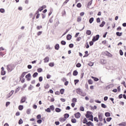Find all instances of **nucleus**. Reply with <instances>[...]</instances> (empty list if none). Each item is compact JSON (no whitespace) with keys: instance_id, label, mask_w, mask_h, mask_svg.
<instances>
[{"instance_id":"f257e3e1","label":"nucleus","mask_w":126,"mask_h":126,"mask_svg":"<svg viewBox=\"0 0 126 126\" xmlns=\"http://www.w3.org/2000/svg\"><path fill=\"white\" fill-rule=\"evenodd\" d=\"M14 68H15V66L14 64H10L7 65V69L9 72L12 71V70Z\"/></svg>"},{"instance_id":"f03ea898","label":"nucleus","mask_w":126,"mask_h":126,"mask_svg":"<svg viewBox=\"0 0 126 126\" xmlns=\"http://www.w3.org/2000/svg\"><path fill=\"white\" fill-rule=\"evenodd\" d=\"M99 38H100V35H99V34H97L95 36L93 37L92 41H93V42L98 41V40H99Z\"/></svg>"},{"instance_id":"7ed1b4c3","label":"nucleus","mask_w":126,"mask_h":126,"mask_svg":"<svg viewBox=\"0 0 126 126\" xmlns=\"http://www.w3.org/2000/svg\"><path fill=\"white\" fill-rule=\"evenodd\" d=\"M76 92L77 93V94H79V95H82L83 94L82 90L81 89H76Z\"/></svg>"},{"instance_id":"20e7f679","label":"nucleus","mask_w":126,"mask_h":126,"mask_svg":"<svg viewBox=\"0 0 126 126\" xmlns=\"http://www.w3.org/2000/svg\"><path fill=\"white\" fill-rule=\"evenodd\" d=\"M26 78L27 79V81H30L31 80V74L29 73L26 76Z\"/></svg>"},{"instance_id":"39448f33","label":"nucleus","mask_w":126,"mask_h":126,"mask_svg":"<svg viewBox=\"0 0 126 126\" xmlns=\"http://www.w3.org/2000/svg\"><path fill=\"white\" fill-rule=\"evenodd\" d=\"M74 116L76 119H79V118L81 117V114H80V113L77 112L74 114Z\"/></svg>"},{"instance_id":"423d86ee","label":"nucleus","mask_w":126,"mask_h":126,"mask_svg":"<svg viewBox=\"0 0 126 126\" xmlns=\"http://www.w3.org/2000/svg\"><path fill=\"white\" fill-rule=\"evenodd\" d=\"M13 93H14V91H11L9 94H7V98H8L11 97V96H12L13 94Z\"/></svg>"},{"instance_id":"0eeeda50","label":"nucleus","mask_w":126,"mask_h":126,"mask_svg":"<svg viewBox=\"0 0 126 126\" xmlns=\"http://www.w3.org/2000/svg\"><path fill=\"white\" fill-rule=\"evenodd\" d=\"M92 115V113L90 111H87V114H86V117L88 119L90 116Z\"/></svg>"},{"instance_id":"6e6552de","label":"nucleus","mask_w":126,"mask_h":126,"mask_svg":"<svg viewBox=\"0 0 126 126\" xmlns=\"http://www.w3.org/2000/svg\"><path fill=\"white\" fill-rule=\"evenodd\" d=\"M98 119L100 122H102L103 121V114H99L98 115Z\"/></svg>"},{"instance_id":"1a4fd4ad","label":"nucleus","mask_w":126,"mask_h":126,"mask_svg":"<svg viewBox=\"0 0 126 126\" xmlns=\"http://www.w3.org/2000/svg\"><path fill=\"white\" fill-rule=\"evenodd\" d=\"M25 101H26V97H25V96H23L21 99L20 103H25Z\"/></svg>"},{"instance_id":"9d476101","label":"nucleus","mask_w":126,"mask_h":126,"mask_svg":"<svg viewBox=\"0 0 126 126\" xmlns=\"http://www.w3.org/2000/svg\"><path fill=\"white\" fill-rule=\"evenodd\" d=\"M26 73H27V72H23L20 77V79H21V78H23V77H24L25 75H26Z\"/></svg>"},{"instance_id":"9b49d317","label":"nucleus","mask_w":126,"mask_h":126,"mask_svg":"<svg viewBox=\"0 0 126 126\" xmlns=\"http://www.w3.org/2000/svg\"><path fill=\"white\" fill-rule=\"evenodd\" d=\"M49 61H50V58H49V57H46L44 59V62L45 63H49Z\"/></svg>"},{"instance_id":"f8f14e48","label":"nucleus","mask_w":126,"mask_h":126,"mask_svg":"<svg viewBox=\"0 0 126 126\" xmlns=\"http://www.w3.org/2000/svg\"><path fill=\"white\" fill-rule=\"evenodd\" d=\"M86 125L87 126H94V124L93 123H92V122H87L86 123Z\"/></svg>"},{"instance_id":"ddd939ff","label":"nucleus","mask_w":126,"mask_h":126,"mask_svg":"<svg viewBox=\"0 0 126 126\" xmlns=\"http://www.w3.org/2000/svg\"><path fill=\"white\" fill-rule=\"evenodd\" d=\"M35 14H37V15L36 16V19H38V18H39L40 17V14L39 13L38 10L36 11Z\"/></svg>"},{"instance_id":"4468645a","label":"nucleus","mask_w":126,"mask_h":126,"mask_svg":"<svg viewBox=\"0 0 126 126\" xmlns=\"http://www.w3.org/2000/svg\"><path fill=\"white\" fill-rule=\"evenodd\" d=\"M55 50H58L60 49V45L59 44H56L55 46Z\"/></svg>"},{"instance_id":"2eb2a0df","label":"nucleus","mask_w":126,"mask_h":126,"mask_svg":"<svg viewBox=\"0 0 126 126\" xmlns=\"http://www.w3.org/2000/svg\"><path fill=\"white\" fill-rule=\"evenodd\" d=\"M60 122H62L63 123V122H65V121H66V119H65V118H61L59 119Z\"/></svg>"},{"instance_id":"dca6fc26","label":"nucleus","mask_w":126,"mask_h":126,"mask_svg":"<svg viewBox=\"0 0 126 126\" xmlns=\"http://www.w3.org/2000/svg\"><path fill=\"white\" fill-rule=\"evenodd\" d=\"M71 37H72L71 35H70V34L67 35V36H66L67 40H71Z\"/></svg>"},{"instance_id":"f3484780","label":"nucleus","mask_w":126,"mask_h":126,"mask_svg":"<svg viewBox=\"0 0 126 126\" xmlns=\"http://www.w3.org/2000/svg\"><path fill=\"white\" fill-rule=\"evenodd\" d=\"M106 24V22L105 21L102 22L101 24L99 25V27H104V25Z\"/></svg>"},{"instance_id":"a211bd4d","label":"nucleus","mask_w":126,"mask_h":126,"mask_svg":"<svg viewBox=\"0 0 126 126\" xmlns=\"http://www.w3.org/2000/svg\"><path fill=\"white\" fill-rule=\"evenodd\" d=\"M60 93L63 95L64 93V89H62L60 90Z\"/></svg>"},{"instance_id":"6ab92c4d","label":"nucleus","mask_w":126,"mask_h":126,"mask_svg":"<svg viewBox=\"0 0 126 126\" xmlns=\"http://www.w3.org/2000/svg\"><path fill=\"white\" fill-rule=\"evenodd\" d=\"M69 117V114H65L64 115V119H65V120H66V119H68V118Z\"/></svg>"},{"instance_id":"aec40b11","label":"nucleus","mask_w":126,"mask_h":126,"mask_svg":"<svg viewBox=\"0 0 126 126\" xmlns=\"http://www.w3.org/2000/svg\"><path fill=\"white\" fill-rule=\"evenodd\" d=\"M105 117H111V114L109 112H106L105 113Z\"/></svg>"},{"instance_id":"412c9836","label":"nucleus","mask_w":126,"mask_h":126,"mask_svg":"<svg viewBox=\"0 0 126 126\" xmlns=\"http://www.w3.org/2000/svg\"><path fill=\"white\" fill-rule=\"evenodd\" d=\"M116 35L118 36L119 37H121L122 35H123V32H117Z\"/></svg>"},{"instance_id":"4be33fe9","label":"nucleus","mask_w":126,"mask_h":126,"mask_svg":"<svg viewBox=\"0 0 126 126\" xmlns=\"http://www.w3.org/2000/svg\"><path fill=\"white\" fill-rule=\"evenodd\" d=\"M45 89H48V88H50V85L49 84H46L44 86Z\"/></svg>"},{"instance_id":"5701e85b","label":"nucleus","mask_w":126,"mask_h":126,"mask_svg":"<svg viewBox=\"0 0 126 126\" xmlns=\"http://www.w3.org/2000/svg\"><path fill=\"white\" fill-rule=\"evenodd\" d=\"M88 84L90 85L93 84V81L91 79L88 80Z\"/></svg>"},{"instance_id":"b1692460","label":"nucleus","mask_w":126,"mask_h":126,"mask_svg":"<svg viewBox=\"0 0 126 126\" xmlns=\"http://www.w3.org/2000/svg\"><path fill=\"white\" fill-rule=\"evenodd\" d=\"M71 122L72 124H75L76 123V119L75 118L72 119Z\"/></svg>"},{"instance_id":"393cba45","label":"nucleus","mask_w":126,"mask_h":126,"mask_svg":"<svg viewBox=\"0 0 126 126\" xmlns=\"http://www.w3.org/2000/svg\"><path fill=\"white\" fill-rule=\"evenodd\" d=\"M119 126H126V122H123L122 123H121V124H119Z\"/></svg>"},{"instance_id":"a878e982","label":"nucleus","mask_w":126,"mask_h":126,"mask_svg":"<svg viewBox=\"0 0 126 126\" xmlns=\"http://www.w3.org/2000/svg\"><path fill=\"white\" fill-rule=\"evenodd\" d=\"M94 21V18L92 17L89 20V22L90 24L92 23V22H93Z\"/></svg>"},{"instance_id":"bb28decb","label":"nucleus","mask_w":126,"mask_h":126,"mask_svg":"<svg viewBox=\"0 0 126 126\" xmlns=\"http://www.w3.org/2000/svg\"><path fill=\"white\" fill-rule=\"evenodd\" d=\"M42 28H43V26H37L36 27V29L37 30H40V29H42Z\"/></svg>"},{"instance_id":"cd10ccee","label":"nucleus","mask_w":126,"mask_h":126,"mask_svg":"<svg viewBox=\"0 0 126 126\" xmlns=\"http://www.w3.org/2000/svg\"><path fill=\"white\" fill-rule=\"evenodd\" d=\"M92 78H93V79H94L95 81H98L99 80V79L98 78H96L94 76H92Z\"/></svg>"},{"instance_id":"c85d7f7f","label":"nucleus","mask_w":126,"mask_h":126,"mask_svg":"<svg viewBox=\"0 0 126 126\" xmlns=\"http://www.w3.org/2000/svg\"><path fill=\"white\" fill-rule=\"evenodd\" d=\"M86 34L87 35H91V31L90 30H87V32H86Z\"/></svg>"},{"instance_id":"c756f323","label":"nucleus","mask_w":126,"mask_h":126,"mask_svg":"<svg viewBox=\"0 0 126 126\" xmlns=\"http://www.w3.org/2000/svg\"><path fill=\"white\" fill-rule=\"evenodd\" d=\"M55 111H56V112H57V113H60V112H61V111H62V110H61V109H60L59 108H56L55 109Z\"/></svg>"},{"instance_id":"7c9ffc66","label":"nucleus","mask_w":126,"mask_h":126,"mask_svg":"<svg viewBox=\"0 0 126 126\" xmlns=\"http://www.w3.org/2000/svg\"><path fill=\"white\" fill-rule=\"evenodd\" d=\"M73 74L74 76H76L77 74H78V72L76 70H74L73 72Z\"/></svg>"},{"instance_id":"2f4dec72","label":"nucleus","mask_w":126,"mask_h":126,"mask_svg":"<svg viewBox=\"0 0 126 126\" xmlns=\"http://www.w3.org/2000/svg\"><path fill=\"white\" fill-rule=\"evenodd\" d=\"M88 119H89L90 121H92V122H93V115H91V116L88 117Z\"/></svg>"},{"instance_id":"473e14b6","label":"nucleus","mask_w":126,"mask_h":126,"mask_svg":"<svg viewBox=\"0 0 126 126\" xmlns=\"http://www.w3.org/2000/svg\"><path fill=\"white\" fill-rule=\"evenodd\" d=\"M18 109H19V110H20V111H22V110H23V105H20L18 107Z\"/></svg>"},{"instance_id":"72a5a7b5","label":"nucleus","mask_w":126,"mask_h":126,"mask_svg":"<svg viewBox=\"0 0 126 126\" xmlns=\"http://www.w3.org/2000/svg\"><path fill=\"white\" fill-rule=\"evenodd\" d=\"M72 102H73V103H76V102H77V99H76V98H73L72 100Z\"/></svg>"},{"instance_id":"f704fd0d","label":"nucleus","mask_w":126,"mask_h":126,"mask_svg":"<svg viewBox=\"0 0 126 126\" xmlns=\"http://www.w3.org/2000/svg\"><path fill=\"white\" fill-rule=\"evenodd\" d=\"M18 124L19 125H22V124H23V121L22 120V119H20L19 120Z\"/></svg>"},{"instance_id":"c9c22d12","label":"nucleus","mask_w":126,"mask_h":126,"mask_svg":"<svg viewBox=\"0 0 126 126\" xmlns=\"http://www.w3.org/2000/svg\"><path fill=\"white\" fill-rule=\"evenodd\" d=\"M50 108L51 111H54L55 110V107H54V105H51L50 106Z\"/></svg>"},{"instance_id":"e433bc0d","label":"nucleus","mask_w":126,"mask_h":126,"mask_svg":"<svg viewBox=\"0 0 126 126\" xmlns=\"http://www.w3.org/2000/svg\"><path fill=\"white\" fill-rule=\"evenodd\" d=\"M45 112H47V113H51V109L50 108H48L45 109Z\"/></svg>"},{"instance_id":"4c0bfd02","label":"nucleus","mask_w":126,"mask_h":126,"mask_svg":"<svg viewBox=\"0 0 126 126\" xmlns=\"http://www.w3.org/2000/svg\"><path fill=\"white\" fill-rule=\"evenodd\" d=\"M38 76V73L37 72H35L33 75L32 77L33 78L36 77Z\"/></svg>"},{"instance_id":"58836bf2","label":"nucleus","mask_w":126,"mask_h":126,"mask_svg":"<svg viewBox=\"0 0 126 126\" xmlns=\"http://www.w3.org/2000/svg\"><path fill=\"white\" fill-rule=\"evenodd\" d=\"M87 119L86 118H84L83 121V124H87Z\"/></svg>"},{"instance_id":"ea45409f","label":"nucleus","mask_w":126,"mask_h":126,"mask_svg":"<svg viewBox=\"0 0 126 126\" xmlns=\"http://www.w3.org/2000/svg\"><path fill=\"white\" fill-rule=\"evenodd\" d=\"M77 22H80V21H81V17H78L77 18Z\"/></svg>"},{"instance_id":"a19ab883","label":"nucleus","mask_w":126,"mask_h":126,"mask_svg":"<svg viewBox=\"0 0 126 126\" xmlns=\"http://www.w3.org/2000/svg\"><path fill=\"white\" fill-rule=\"evenodd\" d=\"M5 71H1V75H5Z\"/></svg>"},{"instance_id":"79ce46f5","label":"nucleus","mask_w":126,"mask_h":126,"mask_svg":"<svg viewBox=\"0 0 126 126\" xmlns=\"http://www.w3.org/2000/svg\"><path fill=\"white\" fill-rule=\"evenodd\" d=\"M37 70V72H42L43 71V69L41 68H38Z\"/></svg>"},{"instance_id":"37998d69","label":"nucleus","mask_w":126,"mask_h":126,"mask_svg":"<svg viewBox=\"0 0 126 126\" xmlns=\"http://www.w3.org/2000/svg\"><path fill=\"white\" fill-rule=\"evenodd\" d=\"M49 66H54L55 65V63H49Z\"/></svg>"},{"instance_id":"c03bdc74","label":"nucleus","mask_w":126,"mask_h":126,"mask_svg":"<svg viewBox=\"0 0 126 126\" xmlns=\"http://www.w3.org/2000/svg\"><path fill=\"white\" fill-rule=\"evenodd\" d=\"M93 0H91L90 2H88V6H90L91 4H92V1Z\"/></svg>"},{"instance_id":"a18cd8bd","label":"nucleus","mask_w":126,"mask_h":126,"mask_svg":"<svg viewBox=\"0 0 126 126\" xmlns=\"http://www.w3.org/2000/svg\"><path fill=\"white\" fill-rule=\"evenodd\" d=\"M4 9L3 8H1L0 9V12H1V13H4Z\"/></svg>"},{"instance_id":"49530a36","label":"nucleus","mask_w":126,"mask_h":126,"mask_svg":"<svg viewBox=\"0 0 126 126\" xmlns=\"http://www.w3.org/2000/svg\"><path fill=\"white\" fill-rule=\"evenodd\" d=\"M38 80L39 81V82H42V81H43V77H39Z\"/></svg>"},{"instance_id":"de8ad7c7","label":"nucleus","mask_w":126,"mask_h":126,"mask_svg":"<svg viewBox=\"0 0 126 126\" xmlns=\"http://www.w3.org/2000/svg\"><path fill=\"white\" fill-rule=\"evenodd\" d=\"M61 44H62V45H65V44H66V42L64 40H62L61 41Z\"/></svg>"},{"instance_id":"09e8293b","label":"nucleus","mask_w":126,"mask_h":126,"mask_svg":"<svg viewBox=\"0 0 126 126\" xmlns=\"http://www.w3.org/2000/svg\"><path fill=\"white\" fill-rule=\"evenodd\" d=\"M101 107L102 108H104V109L107 108V106L103 103L101 104Z\"/></svg>"},{"instance_id":"8fccbe9b","label":"nucleus","mask_w":126,"mask_h":126,"mask_svg":"<svg viewBox=\"0 0 126 126\" xmlns=\"http://www.w3.org/2000/svg\"><path fill=\"white\" fill-rule=\"evenodd\" d=\"M41 116L40 114L38 115L37 116H36V119L37 120H40V119H41Z\"/></svg>"},{"instance_id":"3c124183","label":"nucleus","mask_w":126,"mask_h":126,"mask_svg":"<svg viewBox=\"0 0 126 126\" xmlns=\"http://www.w3.org/2000/svg\"><path fill=\"white\" fill-rule=\"evenodd\" d=\"M94 64V63H92V62H90L89 63H88V65L90 66H93V64Z\"/></svg>"},{"instance_id":"603ef678","label":"nucleus","mask_w":126,"mask_h":126,"mask_svg":"<svg viewBox=\"0 0 126 126\" xmlns=\"http://www.w3.org/2000/svg\"><path fill=\"white\" fill-rule=\"evenodd\" d=\"M81 6H82V5H81V3H78L77 4V7H79V8L81 7Z\"/></svg>"},{"instance_id":"864d4df0","label":"nucleus","mask_w":126,"mask_h":126,"mask_svg":"<svg viewBox=\"0 0 126 126\" xmlns=\"http://www.w3.org/2000/svg\"><path fill=\"white\" fill-rule=\"evenodd\" d=\"M76 66L77 67H80L81 66V64L80 63H77Z\"/></svg>"},{"instance_id":"5fc2aeb1","label":"nucleus","mask_w":126,"mask_h":126,"mask_svg":"<svg viewBox=\"0 0 126 126\" xmlns=\"http://www.w3.org/2000/svg\"><path fill=\"white\" fill-rule=\"evenodd\" d=\"M119 53L120 54V56H123L124 55V52H123V50H122L119 51Z\"/></svg>"},{"instance_id":"6e6d98bb","label":"nucleus","mask_w":126,"mask_h":126,"mask_svg":"<svg viewBox=\"0 0 126 126\" xmlns=\"http://www.w3.org/2000/svg\"><path fill=\"white\" fill-rule=\"evenodd\" d=\"M94 121L96 122V123H98L99 122V120H98V118L97 117L94 118Z\"/></svg>"},{"instance_id":"4d7b16f0","label":"nucleus","mask_w":126,"mask_h":126,"mask_svg":"<svg viewBox=\"0 0 126 126\" xmlns=\"http://www.w3.org/2000/svg\"><path fill=\"white\" fill-rule=\"evenodd\" d=\"M96 22L97 23H99V22H101V20L99 19V18H97L96 19Z\"/></svg>"},{"instance_id":"13d9d810","label":"nucleus","mask_w":126,"mask_h":126,"mask_svg":"<svg viewBox=\"0 0 126 126\" xmlns=\"http://www.w3.org/2000/svg\"><path fill=\"white\" fill-rule=\"evenodd\" d=\"M111 120H112V118H111V117L108 118L106 119L107 122H111Z\"/></svg>"},{"instance_id":"bf43d9fd","label":"nucleus","mask_w":126,"mask_h":126,"mask_svg":"<svg viewBox=\"0 0 126 126\" xmlns=\"http://www.w3.org/2000/svg\"><path fill=\"white\" fill-rule=\"evenodd\" d=\"M42 33H43V32H42V31L38 32L37 33V36H40V35H41V34H42Z\"/></svg>"},{"instance_id":"052dcab7","label":"nucleus","mask_w":126,"mask_h":126,"mask_svg":"<svg viewBox=\"0 0 126 126\" xmlns=\"http://www.w3.org/2000/svg\"><path fill=\"white\" fill-rule=\"evenodd\" d=\"M74 82H75V85H76V84L79 82V80H75Z\"/></svg>"},{"instance_id":"680f3d73","label":"nucleus","mask_w":126,"mask_h":126,"mask_svg":"<svg viewBox=\"0 0 126 126\" xmlns=\"http://www.w3.org/2000/svg\"><path fill=\"white\" fill-rule=\"evenodd\" d=\"M37 124H41L42 123V120L39 119V120H37Z\"/></svg>"},{"instance_id":"e2e57ef3","label":"nucleus","mask_w":126,"mask_h":126,"mask_svg":"<svg viewBox=\"0 0 126 126\" xmlns=\"http://www.w3.org/2000/svg\"><path fill=\"white\" fill-rule=\"evenodd\" d=\"M80 111H82V112H84V107H83V106H81L80 107Z\"/></svg>"},{"instance_id":"0e129e2a","label":"nucleus","mask_w":126,"mask_h":126,"mask_svg":"<svg viewBox=\"0 0 126 126\" xmlns=\"http://www.w3.org/2000/svg\"><path fill=\"white\" fill-rule=\"evenodd\" d=\"M117 31H121V30H122V28L121 27H119L117 29Z\"/></svg>"},{"instance_id":"69168bd1","label":"nucleus","mask_w":126,"mask_h":126,"mask_svg":"<svg viewBox=\"0 0 126 126\" xmlns=\"http://www.w3.org/2000/svg\"><path fill=\"white\" fill-rule=\"evenodd\" d=\"M73 44H72V43H71V44H70L69 45V47H70V48H73Z\"/></svg>"},{"instance_id":"338daca9","label":"nucleus","mask_w":126,"mask_h":126,"mask_svg":"<svg viewBox=\"0 0 126 126\" xmlns=\"http://www.w3.org/2000/svg\"><path fill=\"white\" fill-rule=\"evenodd\" d=\"M60 93L59 91H56L55 92V95H60Z\"/></svg>"},{"instance_id":"774afa93","label":"nucleus","mask_w":126,"mask_h":126,"mask_svg":"<svg viewBox=\"0 0 126 126\" xmlns=\"http://www.w3.org/2000/svg\"><path fill=\"white\" fill-rule=\"evenodd\" d=\"M81 40V37H79L77 38L76 41H80Z\"/></svg>"}]
</instances>
